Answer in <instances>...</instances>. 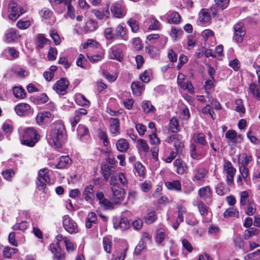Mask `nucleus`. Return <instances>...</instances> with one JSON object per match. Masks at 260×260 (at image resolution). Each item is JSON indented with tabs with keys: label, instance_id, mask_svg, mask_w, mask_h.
I'll use <instances>...</instances> for the list:
<instances>
[{
	"label": "nucleus",
	"instance_id": "46",
	"mask_svg": "<svg viewBox=\"0 0 260 260\" xmlns=\"http://www.w3.org/2000/svg\"><path fill=\"white\" fill-rule=\"evenodd\" d=\"M96 28V24L92 20L88 21L85 25L84 30L87 33L94 31Z\"/></svg>",
	"mask_w": 260,
	"mask_h": 260
},
{
	"label": "nucleus",
	"instance_id": "35",
	"mask_svg": "<svg viewBox=\"0 0 260 260\" xmlns=\"http://www.w3.org/2000/svg\"><path fill=\"white\" fill-rule=\"evenodd\" d=\"M13 91L14 95L16 98L24 99L26 96V92L21 87H15Z\"/></svg>",
	"mask_w": 260,
	"mask_h": 260
},
{
	"label": "nucleus",
	"instance_id": "44",
	"mask_svg": "<svg viewBox=\"0 0 260 260\" xmlns=\"http://www.w3.org/2000/svg\"><path fill=\"white\" fill-rule=\"evenodd\" d=\"M72 0H64L63 4L67 6L68 7V15L71 19L75 18V10L71 5Z\"/></svg>",
	"mask_w": 260,
	"mask_h": 260
},
{
	"label": "nucleus",
	"instance_id": "42",
	"mask_svg": "<svg viewBox=\"0 0 260 260\" xmlns=\"http://www.w3.org/2000/svg\"><path fill=\"white\" fill-rule=\"evenodd\" d=\"M76 103L79 106H85L89 103L86 98L81 94H78L75 98Z\"/></svg>",
	"mask_w": 260,
	"mask_h": 260
},
{
	"label": "nucleus",
	"instance_id": "6",
	"mask_svg": "<svg viewBox=\"0 0 260 260\" xmlns=\"http://www.w3.org/2000/svg\"><path fill=\"white\" fill-rule=\"evenodd\" d=\"M223 171L226 175V182L228 185H231L233 184L234 177L236 171L231 162L226 161L223 165Z\"/></svg>",
	"mask_w": 260,
	"mask_h": 260
},
{
	"label": "nucleus",
	"instance_id": "48",
	"mask_svg": "<svg viewBox=\"0 0 260 260\" xmlns=\"http://www.w3.org/2000/svg\"><path fill=\"white\" fill-rule=\"evenodd\" d=\"M149 22L151 24L148 27L150 30H158L160 27L159 22L154 18H151L149 19Z\"/></svg>",
	"mask_w": 260,
	"mask_h": 260
},
{
	"label": "nucleus",
	"instance_id": "23",
	"mask_svg": "<svg viewBox=\"0 0 260 260\" xmlns=\"http://www.w3.org/2000/svg\"><path fill=\"white\" fill-rule=\"evenodd\" d=\"M116 36L120 39L127 40L126 28L123 25L120 24L117 25L115 29Z\"/></svg>",
	"mask_w": 260,
	"mask_h": 260
},
{
	"label": "nucleus",
	"instance_id": "5",
	"mask_svg": "<svg viewBox=\"0 0 260 260\" xmlns=\"http://www.w3.org/2000/svg\"><path fill=\"white\" fill-rule=\"evenodd\" d=\"M112 192V200L115 205H120L125 197V190L120 186L110 189Z\"/></svg>",
	"mask_w": 260,
	"mask_h": 260
},
{
	"label": "nucleus",
	"instance_id": "56",
	"mask_svg": "<svg viewBox=\"0 0 260 260\" xmlns=\"http://www.w3.org/2000/svg\"><path fill=\"white\" fill-rule=\"evenodd\" d=\"M127 24L131 27L133 32H136L139 29L138 22L134 19H129L127 21Z\"/></svg>",
	"mask_w": 260,
	"mask_h": 260
},
{
	"label": "nucleus",
	"instance_id": "31",
	"mask_svg": "<svg viewBox=\"0 0 260 260\" xmlns=\"http://www.w3.org/2000/svg\"><path fill=\"white\" fill-rule=\"evenodd\" d=\"M192 139L193 141L201 145H206L207 142L205 139V136L203 133H197L193 135Z\"/></svg>",
	"mask_w": 260,
	"mask_h": 260
},
{
	"label": "nucleus",
	"instance_id": "14",
	"mask_svg": "<svg viewBox=\"0 0 260 260\" xmlns=\"http://www.w3.org/2000/svg\"><path fill=\"white\" fill-rule=\"evenodd\" d=\"M72 160L69 156H61L58 159L57 163L55 165V168L58 169H63L69 166Z\"/></svg>",
	"mask_w": 260,
	"mask_h": 260
},
{
	"label": "nucleus",
	"instance_id": "54",
	"mask_svg": "<svg viewBox=\"0 0 260 260\" xmlns=\"http://www.w3.org/2000/svg\"><path fill=\"white\" fill-rule=\"evenodd\" d=\"M77 135L81 139L82 137L86 136L88 134V128L84 125L80 124L79 125L77 129Z\"/></svg>",
	"mask_w": 260,
	"mask_h": 260
},
{
	"label": "nucleus",
	"instance_id": "53",
	"mask_svg": "<svg viewBox=\"0 0 260 260\" xmlns=\"http://www.w3.org/2000/svg\"><path fill=\"white\" fill-rule=\"evenodd\" d=\"M196 150V145L193 143H191L190 145V155L191 157L193 159H199V157L200 156V153L197 152Z\"/></svg>",
	"mask_w": 260,
	"mask_h": 260
},
{
	"label": "nucleus",
	"instance_id": "61",
	"mask_svg": "<svg viewBox=\"0 0 260 260\" xmlns=\"http://www.w3.org/2000/svg\"><path fill=\"white\" fill-rule=\"evenodd\" d=\"M15 172L13 169H7L4 171L2 173V175L4 178L8 180L10 179L14 176Z\"/></svg>",
	"mask_w": 260,
	"mask_h": 260
},
{
	"label": "nucleus",
	"instance_id": "21",
	"mask_svg": "<svg viewBox=\"0 0 260 260\" xmlns=\"http://www.w3.org/2000/svg\"><path fill=\"white\" fill-rule=\"evenodd\" d=\"M83 196L86 201L92 200L94 198L93 186L92 185L87 186L83 192Z\"/></svg>",
	"mask_w": 260,
	"mask_h": 260
},
{
	"label": "nucleus",
	"instance_id": "25",
	"mask_svg": "<svg viewBox=\"0 0 260 260\" xmlns=\"http://www.w3.org/2000/svg\"><path fill=\"white\" fill-rule=\"evenodd\" d=\"M165 185L167 188L170 190H174L178 191H180L181 190V183L178 180L166 182Z\"/></svg>",
	"mask_w": 260,
	"mask_h": 260
},
{
	"label": "nucleus",
	"instance_id": "4",
	"mask_svg": "<svg viewBox=\"0 0 260 260\" xmlns=\"http://www.w3.org/2000/svg\"><path fill=\"white\" fill-rule=\"evenodd\" d=\"M62 224L64 230L71 234L78 232V226L77 223L68 215L62 217Z\"/></svg>",
	"mask_w": 260,
	"mask_h": 260
},
{
	"label": "nucleus",
	"instance_id": "10",
	"mask_svg": "<svg viewBox=\"0 0 260 260\" xmlns=\"http://www.w3.org/2000/svg\"><path fill=\"white\" fill-rule=\"evenodd\" d=\"M111 11L114 16L118 18H123L126 14L125 8L118 3L113 4L111 6Z\"/></svg>",
	"mask_w": 260,
	"mask_h": 260
},
{
	"label": "nucleus",
	"instance_id": "47",
	"mask_svg": "<svg viewBox=\"0 0 260 260\" xmlns=\"http://www.w3.org/2000/svg\"><path fill=\"white\" fill-rule=\"evenodd\" d=\"M134 168L140 177H143L145 175V168L140 162H137L134 165Z\"/></svg>",
	"mask_w": 260,
	"mask_h": 260
},
{
	"label": "nucleus",
	"instance_id": "24",
	"mask_svg": "<svg viewBox=\"0 0 260 260\" xmlns=\"http://www.w3.org/2000/svg\"><path fill=\"white\" fill-rule=\"evenodd\" d=\"M144 84L140 82H133L131 84L133 92L136 95H140L143 90Z\"/></svg>",
	"mask_w": 260,
	"mask_h": 260
},
{
	"label": "nucleus",
	"instance_id": "52",
	"mask_svg": "<svg viewBox=\"0 0 260 260\" xmlns=\"http://www.w3.org/2000/svg\"><path fill=\"white\" fill-rule=\"evenodd\" d=\"M92 12L94 14L95 17L100 20L103 19L104 18V16H106L108 18L109 17V16L108 8H107V10H105L104 14L102 13L99 10L95 9L92 10Z\"/></svg>",
	"mask_w": 260,
	"mask_h": 260
},
{
	"label": "nucleus",
	"instance_id": "32",
	"mask_svg": "<svg viewBox=\"0 0 260 260\" xmlns=\"http://www.w3.org/2000/svg\"><path fill=\"white\" fill-rule=\"evenodd\" d=\"M199 196L203 199L209 198L211 196V191L209 186L203 187L199 190Z\"/></svg>",
	"mask_w": 260,
	"mask_h": 260
},
{
	"label": "nucleus",
	"instance_id": "37",
	"mask_svg": "<svg viewBox=\"0 0 260 260\" xmlns=\"http://www.w3.org/2000/svg\"><path fill=\"white\" fill-rule=\"evenodd\" d=\"M48 173L49 171L47 169L40 170L38 172L37 179L45 180V182H50Z\"/></svg>",
	"mask_w": 260,
	"mask_h": 260
},
{
	"label": "nucleus",
	"instance_id": "11",
	"mask_svg": "<svg viewBox=\"0 0 260 260\" xmlns=\"http://www.w3.org/2000/svg\"><path fill=\"white\" fill-rule=\"evenodd\" d=\"M19 36L18 31L14 28H9L5 34L4 41L8 43L15 42Z\"/></svg>",
	"mask_w": 260,
	"mask_h": 260
},
{
	"label": "nucleus",
	"instance_id": "50",
	"mask_svg": "<svg viewBox=\"0 0 260 260\" xmlns=\"http://www.w3.org/2000/svg\"><path fill=\"white\" fill-rule=\"evenodd\" d=\"M103 246L105 251L107 253H110L111 250L112 242L107 237H104L103 240Z\"/></svg>",
	"mask_w": 260,
	"mask_h": 260
},
{
	"label": "nucleus",
	"instance_id": "51",
	"mask_svg": "<svg viewBox=\"0 0 260 260\" xmlns=\"http://www.w3.org/2000/svg\"><path fill=\"white\" fill-rule=\"evenodd\" d=\"M137 144L138 148L142 151L147 152L149 150V147L145 140L139 139L137 141Z\"/></svg>",
	"mask_w": 260,
	"mask_h": 260
},
{
	"label": "nucleus",
	"instance_id": "13",
	"mask_svg": "<svg viewBox=\"0 0 260 260\" xmlns=\"http://www.w3.org/2000/svg\"><path fill=\"white\" fill-rule=\"evenodd\" d=\"M87 114V111L83 108H80L75 112L74 117L71 119L72 130L74 131L76 125L79 122L81 115H85Z\"/></svg>",
	"mask_w": 260,
	"mask_h": 260
},
{
	"label": "nucleus",
	"instance_id": "57",
	"mask_svg": "<svg viewBox=\"0 0 260 260\" xmlns=\"http://www.w3.org/2000/svg\"><path fill=\"white\" fill-rule=\"evenodd\" d=\"M29 224L26 221H22L19 223H16L12 227L13 230L24 231L28 227Z\"/></svg>",
	"mask_w": 260,
	"mask_h": 260
},
{
	"label": "nucleus",
	"instance_id": "58",
	"mask_svg": "<svg viewBox=\"0 0 260 260\" xmlns=\"http://www.w3.org/2000/svg\"><path fill=\"white\" fill-rule=\"evenodd\" d=\"M248 204V206L245 210V213L248 215H252L256 212V208L255 204L251 202Z\"/></svg>",
	"mask_w": 260,
	"mask_h": 260
},
{
	"label": "nucleus",
	"instance_id": "3",
	"mask_svg": "<svg viewBox=\"0 0 260 260\" xmlns=\"http://www.w3.org/2000/svg\"><path fill=\"white\" fill-rule=\"evenodd\" d=\"M233 29L234 40L237 43H242L246 36V28L244 23L241 22L236 23Z\"/></svg>",
	"mask_w": 260,
	"mask_h": 260
},
{
	"label": "nucleus",
	"instance_id": "59",
	"mask_svg": "<svg viewBox=\"0 0 260 260\" xmlns=\"http://www.w3.org/2000/svg\"><path fill=\"white\" fill-rule=\"evenodd\" d=\"M57 54V49L55 48L50 47L47 54V58L49 60H54L56 58Z\"/></svg>",
	"mask_w": 260,
	"mask_h": 260
},
{
	"label": "nucleus",
	"instance_id": "9",
	"mask_svg": "<svg viewBox=\"0 0 260 260\" xmlns=\"http://www.w3.org/2000/svg\"><path fill=\"white\" fill-rule=\"evenodd\" d=\"M69 82L64 78H61L53 85V88L58 94L64 95L67 93Z\"/></svg>",
	"mask_w": 260,
	"mask_h": 260
},
{
	"label": "nucleus",
	"instance_id": "30",
	"mask_svg": "<svg viewBox=\"0 0 260 260\" xmlns=\"http://www.w3.org/2000/svg\"><path fill=\"white\" fill-rule=\"evenodd\" d=\"M142 108L143 112L145 113H152L156 110L155 108L149 101H144L142 102Z\"/></svg>",
	"mask_w": 260,
	"mask_h": 260
},
{
	"label": "nucleus",
	"instance_id": "62",
	"mask_svg": "<svg viewBox=\"0 0 260 260\" xmlns=\"http://www.w3.org/2000/svg\"><path fill=\"white\" fill-rule=\"evenodd\" d=\"M230 0H215L217 7L222 10L226 8L229 4Z\"/></svg>",
	"mask_w": 260,
	"mask_h": 260
},
{
	"label": "nucleus",
	"instance_id": "28",
	"mask_svg": "<svg viewBox=\"0 0 260 260\" xmlns=\"http://www.w3.org/2000/svg\"><path fill=\"white\" fill-rule=\"evenodd\" d=\"M52 114L48 111H44L39 113L36 117V122L38 124L45 122L47 118L51 117Z\"/></svg>",
	"mask_w": 260,
	"mask_h": 260
},
{
	"label": "nucleus",
	"instance_id": "33",
	"mask_svg": "<svg viewBox=\"0 0 260 260\" xmlns=\"http://www.w3.org/2000/svg\"><path fill=\"white\" fill-rule=\"evenodd\" d=\"M157 218V216L156 212L154 211H151L147 213L145 216L144 220L147 224H151L156 221Z\"/></svg>",
	"mask_w": 260,
	"mask_h": 260
},
{
	"label": "nucleus",
	"instance_id": "7",
	"mask_svg": "<svg viewBox=\"0 0 260 260\" xmlns=\"http://www.w3.org/2000/svg\"><path fill=\"white\" fill-rule=\"evenodd\" d=\"M9 9L10 12L9 18L12 20H15L24 13L23 9L18 8L17 4L13 1L10 2Z\"/></svg>",
	"mask_w": 260,
	"mask_h": 260
},
{
	"label": "nucleus",
	"instance_id": "43",
	"mask_svg": "<svg viewBox=\"0 0 260 260\" xmlns=\"http://www.w3.org/2000/svg\"><path fill=\"white\" fill-rule=\"evenodd\" d=\"M249 193L247 191H243L240 193V204L241 206H244L250 203L249 200Z\"/></svg>",
	"mask_w": 260,
	"mask_h": 260
},
{
	"label": "nucleus",
	"instance_id": "34",
	"mask_svg": "<svg viewBox=\"0 0 260 260\" xmlns=\"http://www.w3.org/2000/svg\"><path fill=\"white\" fill-rule=\"evenodd\" d=\"M168 22L169 23L177 24L180 22L181 16L177 12H173L168 16Z\"/></svg>",
	"mask_w": 260,
	"mask_h": 260
},
{
	"label": "nucleus",
	"instance_id": "60",
	"mask_svg": "<svg viewBox=\"0 0 260 260\" xmlns=\"http://www.w3.org/2000/svg\"><path fill=\"white\" fill-rule=\"evenodd\" d=\"M12 71L20 78H24L28 75V72L23 69H13Z\"/></svg>",
	"mask_w": 260,
	"mask_h": 260
},
{
	"label": "nucleus",
	"instance_id": "39",
	"mask_svg": "<svg viewBox=\"0 0 260 260\" xmlns=\"http://www.w3.org/2000/svg\"><path fill=\"white\" fill-rule=\"evenodd\" d=\"M47 41L48 39L45 38L43 35L39 34L36 39L35 43L38 48H42Z\"/></svg>",
	"mask_w": 260,
	"mask_h": 260
},
{
	"label": "nucleus",
	"instance_id": "41",
	"mask_svg": "<svg viewBox=\"0 0 260 260\" xmlns=\"http://www.w3.org/2000/svg\"><path fill=\"white\" fill-rule=\"evenodd\" d=\"M166 236V233L164 230H157V231L156 232V234L155 235V239L156 242L158 244H160L164 240Z\"/></svg>",
	"mask_w": 260,
	"mask_h": 260
},
{
	"label": "nucleus",
	"instance_id": "17",
	"mask_svg": "<svg viewBox=\"0 0 260 260\" xmlns=\"http://www.w3.org/2000/svg\"><path fill=\"white\" fill-rule=\"evenodd\" d=\"M110 52L111 58L116 59L119 61H122L123 59L122 51L118 46L112 47L110 49Z\"/></svg>",
	"mask_w": 260,
	"mask_h": 260
},
{
	"label": "nucleus",
	"instance_id": "18",
	"mask_svg": "<svg viewBox=\"0 0 260 260\" xmlns=\"http://www.w3.org/2000/svg\"><path fill=\"white\" fill-rule=\"evenodd\" d=\"M173 165L176 168V173L179 175L184 174L187 170V167L185 164L180 159H176Z\"/></svg>",
	"mask_w": 260,
	"mask_h": 260
},
{
	"label": "nucleus",
	"instance_id": "36",
	"mask_svg": "<svg viewBox=\"0 0 260 260\" xmlns=\"http://www.w3.org/2000/svg\"><path fill=\"white\" fill-rule=\"evenodd\" d=\"M100 205L106 210H112L114 208L115 204L114 202H111L108 199L105 198L99 203Z\"/></svg>",
	"mask_w": 260,
	"mask_h": 260
},
{
	"label": "nucleus",
	"instance_id": "22",
	"mask_svg": "<svg viewBox=\"0 0 260 260\" xmlns=\"http://www.w3.org/2000/svg\"><path fill=\"white\" fill-rule=\"evenodd\" d=\"M97 216L94 212H89L85 220V226L87 229H90L92 226L93 224L97 223Z\"/></svg>",
	"mask_w": 260,
	"mask_h": 260
},
{
	"label": "nucleus",
	"instance_id": "16",
	"mask_svg": "<svg viewBox=\"0 0 260 260\" xmlns=\"http://www.w3.org/2000/svg\"><path fill=\"white\" fill-rule=\"evenodd\" d=\"M109 130L115 136L120 134L119 122L117 118H112L109 120Z\"/></svg>",
	"mask_w": 260,
	"mask_h": 260
},
{
	"label": "nucleus",
	"instance_id": "64",
	"mask_svg": "<svg viewBox=\"0 0 260 260\" xmlns=\"http://www.w3.org/2000/svg\"><path fill=\"white\" fill-rule=\"evenodd\" d=\"M183 31L181 29L173 27L171 30V36L174 39L176 40L177 38L180 37Z\"/></svg>",
	"mask_w": 260,
	"mask_h": 260
},
{
	"label": "nucleus",
	"instance_id": "38",
	"mask_svg": "<svg viewBox=\"0 0 260 260\" xmlns=\"http://www.w3.org/2000/svg\"><path fill=\"white\" fill-rule=\"evenodd\" d=\"M258 233V230L252 228L244 231V238L245 240L251 238L253 236L257 235Z\"/></svg>",
	"mask_w": 260,
	"mask_h": 260
},
{
	"label": "nucleus",
	"instance_id": "55",
	"mask_svg": "<svg viewBox=\"0 0 260 260\" xmlns=\"http://www.w3.org/2000/svg\"><path fill=\"white\" fill-rule=\"evenodd\" d=\"M50 182H45V180L37 179L36 181V184L37 188L43 192H46V183Z\"/></svg>",
	"mask_w": 260,
	"mask_h": 260
},
{
	"label": "nucleus",
	"instance_id": "26",
	"mask_svg": "<svg viewBox=\"0 0 260 260\" xmlns=\"http://www.w3.org/2000/svg\"><path fill=\"white\" fill-rule=\"evenodd\" d=\"M252 160V157L246 153L241 154L238 157V162L241 165L242 167H246L248 164Z\"/></svg>",
	"mask_w": 260,
	"mask_h": 260
},
{
	"label": "nucleus",
	"instance_id": "2",
	"mask_svg": "<svg viewBox=\"0 0 260 260\" xmlns=\"http://www.w3.org/2000/svg\"><path fill=\"white\" fill-rule=\"evenodd\" d=\"M20 142L28 147H34L40 139V135L32 127H20L18 129Z\"/></svg>",
	"mask_w": 260,
	"mask_h": 260
},
{
	"label": "nucleus",
	"instance_id": "40",
	"mask_svg": "<svg viewBox=\"0 0 260 260\" xmlns=\"http://www.w3.org/2000/svg\"><path fill=\"white\" fill-rule=\"evenodd\" d=\"M223 216L225 218L232 217H239V212L237 209L234 208H230L228 209L224 213Z\"/></svg>",
	"mask_w": 260,
	"mask_h": 260
},
{
	"label": "nucleus",
	"instance_id": "1",
	"mask_svg": "<svg viewBox=\"0 0 260 260\" xmlns=\"http://www.w3.org/2000/svg\"><path fill=\"white\" fill-rule=\"evenodd\" d=\"M66 139L64 126L61 123H56L51 128L48 136V143L56 148L61 147Z\"/></svg>",
	"mask_w": 260,
	"mask_h": 260
},
{
	"label": "nucleus",
	"instance_id": "27",
	"mask_svg": "<svg viewBox=\"0 0 260 260\" xmlns=\"http://www.w3.org/2000/svg\"><path fill=\"white\" fill-rule=\"evenodd\" d=\"M199 15L200 21L202 23H208L211 19L209 10L206 9H202L200 12Z\"/></svg>",
	"mask_w": 260,
	"mask_h": 260
},
{
	"label": "nucleus",
	"instance_id": "45",
	"mask_svg": "<svg viewBox=\"0 0 260 260\" xmlns=\"http://www.w3.org/2000/svg\"><path fill=\"white\" fill-rule=\"evenodd\" d=\"M179 123L175 117H173L170 121V127L172 133H177L179 130Z\"/></svg>",
	"mask_w": 260,
	"mask_h": 260
},
{
	"label": "nucleus",
	"instance_id": "20",
	"mask_svg": "<svg viewBox=\"0 0 260 260\" xmlns=\"http://www.w3.org/2000/svg\"><path fill=\"white\" fill-rule=\"evenodd\" d=\"M51 250L54 253V257L55 260H63L64 258V254L61 253V248L59 245L52 244L50 245Z\"/></svg>",
	"mask_w": 260,
	"mask_h": 260
},
{
	"label": "nucleus",
	"instance_id": "12",
	"mask_svg": "<svg viewBox=\"0 0 260 260\" xmlns=\"http://www.w3.org/2000/svg\"><path fill=\"white\" fill-rule=\"evenodd\" d=\"M30 106L26 103H20L15 107L16 114L20 116H25L30 111Z\"/></svg>",
	"mask_w": 260,
	"mask_h": 260
},
{
	"label": "nucleus",
	"instance_id": "8",
	"mask_svg": "<svg viewBox=\"0 0 260 260\" xmlns=\"http://www.w3.org/2000/svg\"><path fill=\"white\" fill-rule=\"evenodd\" d=\"M102 173L105 180L107 181L110 177L116 174V169L114 165L102 164L101 165Z\"/></svg>",
	"mask_w": 260,
	"mask_h": 260
},
{
	"label": "nucleus",
	"instance_id": "19",
	"mask_svg": "<svg viewBox=\"0 0 260 260\" xmlns=\"http://www.w3.org/2000/svg\"><path fill=\"white\" fill-rule=\"evenodd\" d=\"M208 173L207 170L199 168L193 171V178L197 181L203 180Z\"/></svg>",
	"mask_w": 260,
	"mask_h": 260
},
{
	"label": "nucleus",
	"instance_id": "29",
	"mask_svg": "<svg viewBox=\"0 0 260 260\" xmlns=\"http://www.w3.org/2000/svg\"><path fill=\"white\" fill-rule=\"evenodd\" d=\"M116 145L117 150L122 152L126 151L129 146L128 142L124 139H120L118 140L117 141Z\"/></svg>",
	"mask_w": 260,
	"mask_h": 260
},
{
	"label": "nucleus",
	"instance_id": "49",
	"mask_svg": "<svg viewBox=\"0 0 260 260\" xmlns=\"http://www.w3.org/2000/svg\"><path fill=\"white\" fill-rule=\"evenodd\" d=\"M17 251V249L7 247L3 250V255L6 258H10L12 254L16 253Z\"/></svg>",
	"mask_w": 260,
	"mask_h": 260
},
{
	"label": "nucleus",
	"instance_id": "15",
	"mask_svg": "<svg viewBox=\"0 0 260 260\" xmlns=\"http://www.w3.org/2000/svg\"><path fill=\"white\" fill-rule=\"evenodd\" d=\"M249 93L257 100L260 101V84L252 83L249 85Z\"/></svg>",
	"mask_w": 260,
	"mask_h": 260
},
{
	"label": "nucleus",
	"instance_id": "63",
	"mask_svg": "<svg viewBox=\"0 0 260 260\" xmlns=\"http://www.w3.org/2000/svg\"><path fill=\"white\" fill-rule=\"evenodd\" d=\"M30 21L28 20L23 21L20 20L17 22L16 26L20 29H25L30 26Z\"/></svg>",
	"mask_w": 260,
	"mask_h": 260
}]
</instances>
